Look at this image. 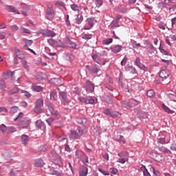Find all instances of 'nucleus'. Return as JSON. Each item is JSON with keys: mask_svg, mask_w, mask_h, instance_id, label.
I'll return each instance as SVG.
<instances>
[{"mask_svg": "<svg viewBox=\"0 0 176 176\" xmlns=\"http://www.w3.org/2000/svg\"><path fill=\"white\" fill-rule=\"evenodd\" d=\"M100 56H107V52L103 51V54H94L92 55V58L95 63H97L99 64V65H105V61H101V58H100Z\"/></svg>", "mask_w": 176, "mask_h": 176, "instance_id": "3", "label": "nucleus"}, {"mask_svg": "<svg viewBox=\"0 0 176 176\" xmlns=\"http://www.w3.org/2000/svg\"><path fill=\"white\" fill-rule=\"evenodd\" d=\"M43 111V110L42 109V107H41L40 106H37L36 104L34 109V111L35 112V113H42Z\"/></svg>", "mask_w": 176, "mask_h": 176, "instance_id": "31", "label": "nucleus"}, {"mask_svg": "<svg viewBox=\"0 0 176 176\" xmlns=\"http://www.w3.org/2000/svg\"><path fill=\"white\" fill-rule=\"evenodd\" d=\"M74 58V56L71 54H67L65 56V59L67 60V61H71Z\"/></svg>", "mask_w": 176, "mask_h": 176, "instance_id": "57", "label": "nucleus"}, {"mask_svg": "<svg viewBox=\"0 0 176 176\" xmlns=\"http://www.w3.org/2000/svg\"><path fill=\"white\" fill-rule=\"evenodd\" d=\"M46 19L47 20H53V19H54V10H53V6L47 7L46 11Z\"/></svg>", "mask_w": 176, "mask_h": 176, "instance_id": "6", "label": "nucleus"}, {"mask_svg": "<svg viewBox=\"0 0 176 176\" xmlns=\"http://www.w3.org/2000/svg\"><path fill=\"white\" fill-rule=\"evenodd\" d=\"M32 90H34V91H38V92L42 91V87L38 86V85H37L36 84H33V85H32Z\"/></svg>", "mask_w": 176, "mask_h": 176, "instance_id": "26", "label": "nucleus"}, {"mask_svg": "<svg viewBox=\"0 0 176 176\" xmlns=\"http://www.w3.org/2000/svg\"><path fill=\"white\" fill-rule=\"evenodd\" d=\"M82 21H83V16H78L76 19V23L77 24H80V23H82Z\"/></svg>", "mask_w": 176, "mask_h": 176, "instance_id": "42", "label": "nucleus"}, {"mask_svg": "<svg viewBox=\"0 0 176 176\" xmlns=\"http://www.w3.org/2000/svg\"><path fill=\"white\" fill-rule=\"evenodd\" d=\"M8 130L10 133H16V131H17V129L13 126L10 127Z\"/></svg>", "mask_w": 176, "mask_h": 176, "instance_id": "61", "label": "nucleus"}, {"mask_svg": "<svg viewBox=\"0 0 176 176\" xmlns=\"http://www.w3.org/2000/svg\"><path fill=\"white\" fill-rule=\"evenodd\" d=\"M9 75H10V72H7L4 73L3 74L4 79H8L9 78Z\"/></svg>", "mask_w": 176, "mask_h": 176, "instance_id": "63", "label": "nucleus"}, {"mask_svg": "<svg viewBox=\"0 0 176 176\" xmlns=\"http://www.w3.org/2000/svg\"><path fill=\"white\" fill-rule=\"evenodd\" d=\"M138 104H140V101L135 99L129 100L128 103L125 101L122 102V107H124V108H126V109H130L131 107H135V105H138Z\"/></svg>", "mask_w": 176, "mask_h": 176, "instance_id": "2", "label": "nucleus"}, {"mask_svg": "<svg viewBox=\"0 0 176 176\" xmlns=\"http://www.w3.org/2000/svg\"><path fill=\"white\" fill-rule=\"evenodd\" d=\"M151 171H153V174L157 176H160V172L159 170H157L153 167L151 168Z\"/></svg>", "mask_w": 176, "mask_h": 176, "instance_id": "41", "label": "nucleus"}, {"mask_svg": "<svg viewBox=\"0 0 176 176\" xmlns=\"http://www.w3.org/2000/svg\"><path fill=\"white\" fill-rule=\"evenodd\" d=\"M157 142L159 144H166V138H160L157 139Z\"/></svg>", "mask_w": 176, "mask_h": 176, "instance_id": "48", "label": "nucleus"}, {"mask_svg": "<svg viewBox=\"0 0 176 176\" xmlns=\"http://www.w3.org/2000/svg\"><path fill=\"white\" fill-rule=\"evenodd\" d=\"M55 164L58 166H63V160H61L60 157H58L57 160H55Z\"/></svg>", "mask_w": 176, "mask_h": 176, "instance_id": "37", "label": "nucleus"}, {"mask_svg": "<svg viewBox=\"0 0 176 176\" xmlns=\"http://www.w3.org/2000/svg\"><path fill=\"white\" fill-rule=\"evenodd\" d=\"M50 98L52 101H56L57 100V91L56 90L52 91L50 93Z\"/></svg>", "mask_w": 176, "mask_h": 176, "instance_id": "24", "label": "nucleus"}, {"mask_svg": "<svg viewBox=\"0 0 176 176\" xmlns=\"http://www.w3.org/2000/svg\"><path fill=\"white\" fill-rule=\"evenodd\" d=\"M76 156L78 159H80L84 164L86 163H89V157L86 156V154L83 153L82 151H76Z\"/></svg>", "mask_w": 176, "mask_h": 176, "instance_id": "4", "label": "nucleus"}, {"mask_svg": "<svg viewBox=\"0 0 176 176\" xmlns=\"http://www.w3.org/2000/svg\"><path fill=\"white\" fill-rule=\"evenodd\" d=\"M18 125L20 129H27V127L30 126V122H28V120H25L20 121L18 123Z\"/></svg>", "mask_w": 176, "mask_h": 176, "instance_id": "16", "label": "nucleus"}, {"mask_svg": "<svg viewBox=\"0 0 176 176\" xmlns=\"http://www.w3.org/2000/svg\"><path fill=\"white\" fill-rule=\"evenodd\" d=\"M52 175H56V176H63V173L57 171V170H52Z\"/></svg>", "mask_w": 176, "mask_h": 176, "instance_id": "49", "label": "nucleus"}, {"mask_svg": "<svg viewBox=\"0 0 176 176\" xmlns=\"http://www.w3.org/2000/svg\"><path fill=\"white\" fill-rule=\"evenodd\" d=\"M110 172L111 173V174H117L118 173V169L115 168H110Z\"/></svg>", "mask_w": 176, "mask_h": 176, "instance_id": "59", "label": "nucleus"}, {"mask_svg": "<svg viewBox=\"0 0 176 176\" xmlns=\"http://www.w3.org/2000/svg\"><path fill=\"white\" fill-rule=\"evenodd\" d=\"M100 173H102V174L103 175H109V172L107 171V170H103L102 169H98Z\"/></svg>", "mask_w": 176, "mask_h": 176, "instance_id": "58", "label": "nucleus"}, {"mask_svg": "<svg viewBox=\"0 0 176 176\" xmlns=\"http://www.w3.org/2000/svg\"><path fill=\"white\" fill-rule=\"evenodd\" d=\"M34 166L35 167H43V160L42 159H36L34 161Z\"/></svg>", "mask_w": 176, "mask_h": 176, "instance_id": "20", "label": "nucleus"}, {"mask_svg": "<svg viewBox=\"0 0 176 176\" xmlns=\"http://www.w3.org/2000/svg\"><path fill=\"white\" fill-rule=\"evenodd\" d=\"M14 52H15V54H16V57H18V58H20L21 60H23V58H24V54H23V52L21 51H20V50H19L17 48H14Z\"/></svg>", "mask_w": 176, "mask_h": 176, "instance_id": "19", "label": "nucleus"}, {"mask_svg": "<svg viewBox=\"0 0 176 176\" xmlns=\"http://www.w3.org/2000/svg\"><path fill=\"white\" fill-rule=\"evenodd\" d=\"M71 9L74 12H79V6L76 4H72L70 6Z\"/></svg>", "mask_w": 176, "mask_h": 176, "instance_id": "36", "label": "nucleus"}, {"mask_svg": "<svg viewBox=\"0 0 176 176\" xmlns=\"http://www.w3.org/2000/svg\"><path fill=\"white\" fill-rule=\"evenodd\" d=\"M21 142L23 145L27 146V145H28V142H30V137L25 134H23L21 136Z\"/></svg>", "mask_w": 176, "mask_h": 176, "instance_id": "13", "label": "nucleus"}, {"mask_svg": "<svg viewBox=\"0 0 176 176\" xmlns=\"http://www.w3.org/2000/svg\"><path fill=\"white\" fill-rule=\"evenodd\" d=\"M56 46H58V47H67V45L66 44H64V43H62L60 41H59V43H58V41H56Z\"/></svg>", "mask_w": 176, "mask_h": 176, "instance_id": "39", "label": "nucleus"}, {"mask_svg": "<svg viewBox=\"0 0 176 176\" xmlns=\"http://www.w3.org/2000/svg\"><path fill=\"white\" fill-rule=\"evenodd\" d=\"M46 107H47V111H46L47 115H49V112L47 111H50V113H51L52 116H54L56 119H60V118H61V116H60V113H58V111H57L56 110H54V107H53V104H52V103H47Z\"/></svg>", "mask_w": 176, "mask_h": 176, "instance_id": "1", "label": "nucleus"}, {"mask_svg": "<svg viewBox=\"0 0 176 176\" xmlns=\"http://www.w3.org/2000/svg\"><path fill=\"white\" fill-rule=\"evenodd\" d=\"M38 129H42V126H43V124L42 123V121L38 120L36 123Z\"/></svg>", "mask_w": 176, "mask_h": 176, "instance_id": "55", "label": "nucleus"}, {"mask_svg": "<svg viewBox=\"0 0 176 176\" xmlns=\"http://www.w3.org/2000/svg\"><path fill=\"white\" fill-rule=\"evenodd\" d=\"M155 160L158 162V163H162V162L164 160V157L160 154H157L155 157Z\"/></svg>", "mask_w": 176, "mask_h": 176, "instance_id": "28", "label": "nucleus"}, {"mask_svg": "<svg viewBox=\"0 0 176 176\" xmlns=\"http://www.w3.org/2000/svg\"><path fill=\"white\" fill-rule=\"evenodd\" d=\"M85 90L88 93H93L94 91V84L91 83L90 80L86 81Z\"/></svg>", "mask_w": 176, "mask_h": 176, "instance_id": "9", "label": "nucleus"}, {"mask_svg": "<svg viewBox=\"0 0 176 176\" xmlns=\"http://www.w3.org/2000/svg\"><path fill=\"white\" fill-rule=\"evenodd\" d=\"M168 76H170V71H168L167 69H162L160 72V78H161V79H162V80L167 79V78H168Z\"/></svg>", "mask_w": 176, "mask_h": 176, "instance_id": "10", "label": "nucleus"}, {"mask_svg": "<svg viewBox=\"0 0 176 176\" xmlns=\"http://www.w3.org/2000/svg\"><path fill=\"white\" fill-rule=\"evenodd\" d=\"M146 96L150 98L155 97V91L153 89L147 91Z\"/></svg>", "mask_w": 176, "mask_h": 176, "instance_id": "35", "label": "nucleus"}, {"mask_svg": "<svg viewBox=\"0 0 176 176\" xmlns=\"http://www.w3.org/2000/svg\"><path fill=\"white\" fill-rule=\"evenodd\" d=\"M7 130H8V128L5 124H3L1 125L0 131H2V133H6Z\"/></svg>", "mask_w": 176, "mask_h": 176, "instance_id": "43", "label": "nucleus"}, {"mask_svg": "<svg viewBox=\"0 0 176 176\" xmlns=\"http://www.w3.org/2000/svg\"><path fill=\"white\" fill-rule=\"evenodd\" d=\"M69 137L72 140H76V138H79V133L76 131H72Z\"/></svg>", "mask_w": 176, "mask_h": 176, "instance_id": "21", "label": "nucleus"}, {"mask_svg": "<svg viewBox=\"0 0 176 176\" xmlns=\"http://www.w3.org/2000/svg\"><path fill=\"white\" fill-rule=\"evenodd\" d=\"M87 167L83 166L82 170H80V176H87Z\"/></svg>", "mask_w": 176, "mask_h": 176, "instance_id": "25", "label": "nucleus"}, {"mask_svg": "<svg viewBox=\"0 0 176 176\" xmlns=\"http://www.w3.org/2000/svg\"><path fill=\"white\" fill-rule=\"evenodd\" d=\"M19 91H20V90L19 89V88L15 87L13 89L10 91V94H17V93H19Z\"/></svg>", "mask_w": 176, "mask_h": 176, "instance_id": "40", "label": "nucleus"}, {"mask_svg": "<svg viewBox=\"0 0 176 176\" xmlns=\"http://www.w3.org/2000/svg\"><path fill=\"white\" fill-rule=\"evenodd\" d=\"M162 109H164L167 113H174V111L170 110V108H168L166 104H162Z\"/></svg>", "mask_w": 176, "mask_h": 176, "instance_id": "32", "label": "nucleus"}, {"mask_svg": "<svg viewBox=\"0 0 176 176\" xmlns=\"http://www.w3.org/2000/svg\"><path fill=\"white\" fill-rule=\"evenodd\" d=\"M160 50L161 53H162V54H164L165 56H168V52L163 49L162 47H160Z\"/></svg>", "mask_w": 176, "mask_h": 176, "instance_id": "51", "label": "nucleus"}, {"mask_svg": "<svg viewBox=\"0 0 176 176\" xmlns=\"http://www.w3.org/2000/svg\"><path fill=\"white\" fill-rule=\"evenodd\" d=\"M95 3L97 6V8H100L101 5H102V0H95Z\"/></svg>", "mask_w": 176, "mask_h": 176, "instance_id": "52", "label": "nucleus"}, {"mask_svg": "<svg viewBox=\"0 0 176 176\" xmlns=\"http://www.w3.org/2000/svg\"><path fill=\"white\" fill-rule=\"evenodd\" d=\"M6 10H8V12H12V13H15V14H20V12L16 8L12 6H7L6 7Z\"/></svg>", "mask_w": 176, "mask_h": 176, "instance_id": "17", "label": "nucleus"}, {"mask_svg": "<svg viewBox=\"0 0 176 176\" xmlns=\"http://www.w3.org/2000/svg\"><path fill=\"white\" fill-rule=\"evenodd\" d=\"M113 42V39L112 38H106L102 41L103 45H110V43H112Z\"/></svg>", "mask_w": 176, "mask_h": 176, "instance_id": "33", "label": "nucleus"}, {"mask_svg": "<svg viewBox=\"0 0 176 176\" xmlns=\"http://www.w3.org/2000/svg\"><path fill=\"white\" fill-rule=\"evenodd\" d=\"M126 71H128L130 74H135V68L133 66L126 67Z\"/></svg>", "mask_w": 176, "mask_h": 176, "instance_id": "29", "label": "nucleus"}, {"mask_svg": "<svg viewBox=\"0 0 176 176\" xmlns=\"http://www.w3.org/2000/svg\"><path fill=\"white\" fill-rule=\"evenodd\" d=\"M135 64V65H137V67H138V68H140L142 71H148V67L141 63V59L140 58V57L136 58Z\"/></svg>", "mask_w": 176, "mask_h": 176, "instance_id": "8", "label": "nucleus"}, {"mask_svg": "<svg viewBox=\"0 0 176 176\" xmlns=\"http://www.w3.org/2000/svg\"><path fill=\"white\" fill-rule=\"evenodd\" d=\"M25 43L28 46H31L32 43H34V41L32 40H28V39H25Z\"/></svg>", "mask_w": 176, "mask_h": 176, "instance_id": "54", "label": "nucleus"}, {"mask_svg": "<svg viewBox=\"0 0 176 176\" xmlns=\"http://www.w3.org/2000/svg\"><path fill=\"white\" fill-rule=\"evenodd\" d=\"M129 159L127 158H121L120 160H118L117 162L118 163H121L122 164H124V163H126V162H128Z\"/></svg>", "mask_w": 176, "mask_h": 176, "instance_id": "45", "label": "nucleus"}, {"mask_svg": "<svg viewBox=\"0 0 176 176\" xmlns=\"http://www.w3.org/2000/svg\"><path fill=\"white\" fill-rule=\"evenodd\" d=\"M36 105L42 108L43 107V99L40 98L36 101Z\"/></svg>", "mask_w": 176, "mask_h": 176, "instance_id": "34", "label": "nucleus"}, {"mask_svg": "<svg viewBox=\"0 0 176 176\" xmlns=\"http://www.w3.org/2000/svg\"><path fill=\"white\" fill-rule=\"evenodd\" d=\"M78 100L80 101V102H84V104H94L95 102V100L93 99V98L80 97Z\"/></svg>", "mask_w": 176, "mask_h": 176, "instance_id": "11", "label": "nucleus"}, {"mask_svg": "<svg viewBox=\"0 0 176 176\" xmlns=\"http://www.w3.org/2000/svg\"><path fill=\"white\" fill-rule=\"evenodd\" d=\"M122 45H112L110 49L111 50V52L114 54H118L119 53V52H122Z\"/></svg>", "mask_w": 176, "mask_h": 176, "instance_id": "15", "label": "nucleus"}, {"mask_svg": "<svg viewBox=\"0 0 176 176\" xmlns=\"http://www.w3.org/2000/svg\"><path fill=\"white\" fill-rule=\"evenodd\" d=\"M50 83H51V85H55V86H62V85H63V80L60 78H52L50 80Z\"/></svg>", "mask_w": 176, "mask_h": 176, "instance_id": "14", "label": "nucleus"}, {"mask_svg": "<svg viewBox=\"0 0 176 176\" xmlns=\"http://www.w3.org/2000/svg\"><path fill=\"white\" fill-rule=\"evenodd\" d=\"M118 114H119V112L111 113L110 116H111V118L116 119V118H118Z\"/></svg>", "mask_w": 176, "mask_h": 176, "instance_id": "60", "label": "nucleus"}, {"mask_svg": "<svg viewBox=\"0 0 176 176\" xmlns=\"http://www.w3.org/2000/svg\"><path fill=\"white\" fill-rule=\"evenodd\" d=\"M87 23L88 25L84 27V30H91L96 23V19H94V18H88Z\"/></svg>", "mask_w": 176, "mask_h": 176, "instance_id": "7", "label": "nucleus"}, {"mask_svg": "<svg viewBox=\"0 0 176 176\" xmlns=\"http://www.w3.org/2000/svg\"><path fill=\"white\" fill-rule=\"evenodd\" d=\"M162 63H164V65L165 67H168L170 65V60H165V59H162Z\"/></svg>", "mask_w": 176, "mask_h": 176, "instance_id": "53", "label": "nucleus"}, {"mask_svg": "<svg viewBox=\"0 0 176 176\" xmlns=\"http://www.w3.org/2000/svg\"><path fill=\"white\" fill-rule=\"evenodd\" d=\"M82 39H91L93 38V36L91 34H83L82 36Z\"/></svg>", "mask_w": 176, "mask_h": 176, "instance_id": "46", "label": "nucleus"}, {"mask_svg": "<svg viewBox=\"0 0 176 176\" xmlns=\"http://www.w3.org/2000/svg\"><path fill=\"white\" fill-rule=\"evenodd\" d=\"M21 31L25 34H31V31L25 28L21 27Z\"/></svg>", "mask_w": 176, "mask_h": 176, "instance_id": "44", "label": "nucleus"}, {"mask_svg": "<svg viewBox=\"0 0 176 176\" xmlns=\"http://www.w3.org/2000/svg\"><path fill=\"white\" fill-rule=\"evenodd\" d=\"M127 63V57H124L123 60L121 61V65H126V63Z\"/></svg>", "mask_w": 176, "mask_h": 176, "instance_id": "62", "label": "nucleus"}, {"mask_svg": "<svg viewBox=\"0 0 176 176\" xmlns=\"http://www.w3.org/2000/svg\"><path fill=\"white\" fill-rule=\"evenodd\" d=\"M159 151L162 152V153H167L168 155H171V151L164 146L159 147Z\"/></svg>", "mask_w": 176, "mask_h": 176, "instance_id": "23", "label": "nucleus"}, {"mask_svg": "<svg viewBox=\"0 0 176 176\" xmlns=\"http://www.w3.org/2000/svg\"><path fill=\"white\" fill-rule=\"evenodd\" d=\"M87 69L92 74H97V72H100V67L97 65H94L91 67L87 65Z\"/></svg>", "mask_w": 176, "mask_h": 176, "instance_id": "12", "label": "nucleus"}, {"mask_svg": "<svg viewBox=\"0 0 176 176\" xmlns=\"http://www.w3.org/2000/svg\"><path fill=\"white\" fill-rule=\"evenodd\" d=\"M116 140L118 142H122V144L126 143V140L124 139V137H123V135H119L118 136H117Z\"/></svg>", "mask_w": 176, "mask_h": 176, "instance_id": "30", "label": "nucleus"}, {"mask_svg": "<svg viewBox=\"0 0 176 176\" xmlns=\"http://www.w3.org/2000/svg\"><path fill=\"white\" fill-rule=\"evenodd\" d=\"M76 122L78 124L84 126V127H89L90 126V121L83 117H78L76 118Z\"/></svg>", "mask_w": 176, "mask_h": 176, "instance_id": "5", "label": "nucleus"}, {"mask_svg": "<svg viewBox=\"0 0 176 176\" xmlns=\"http://www.w3.org/2000/svg\"><path fill=\"white\" fill-rule=\"evenodd\" d=\"M18 111H19V107L14 106V107H11L10 112H11V113H16Z\"/></svg>", "mask_w": 176, "mask_h": 176, "instance_id": "38", "label": "nucleus"}, {"mask_svg": "<svg viewBox=\"0 0 176 176\" xmlns=\"http://www.w3.org/2000/svg\"><path fill=\"white\" fill-rule=\"evenodd\" d=\"M118 156L120 157H124V156H129V153L126 151H122V153H118Z\"/></svg>", "mask_w": 176, "mask_h": 176, "instance_id": "47", "label": "nucleus"}, {"mask_svg": "<svg viewBox=\"0 0 176 176\" xmlns=\"http://www.w3.org/2000/svg\"><path fill=\"white\" fill-rule=\"evenodd\" d=\"M6 87V85L3 80H0V89H5Z\"/></svg>", "mask_w": 176, "mask_h": 176, "instance_id": "50", "label": "nucleus"}, {"mask_svg": "<svg viewBox=\"0 0 176 176\" xmlns=\"http://www.w3.org/2000/svg\"><path fill=\"white\" fill-rule=\"evenodd\" d=\"M45 36L53 38V36H56V33L52 30H46L45 32Z\"/></svg>", "mask_w": 176, "mask_h": 176, "instance_id": "22", "label": "nucleus"}, {"mask_svg": "<svg viewBox=\"0 0 176 176\" xmlns=\"http://www.w3.org/2000/svg\"><path fill=\"white\" fill-rule=\"evenodd\" d=\"M47 42L49 44L51 45V46H54V45H56V42L54 39L50 38L47 40Z\"/></svg>", "mask_w": 176, "mask_h": 176, "instance_id": "56", "label": "nucleus"}, {"mask_svg": "<svg viewBox=\"0 0 176 176\" xmlns=\"http://www.w3.org/2000/svg\"><path fill=\"white\" fill-rule=\"evenodd\" d=\"M59 98L63 100V102H69V101H68V98L67 96V93L64 92V91H60L59 93Z\"/></svg>", "mask_w": 176, "mask_h": 176, "instance_id": "18", "label": "nucleus"}, {"mask_svg": "<svg viewBox=\"0 0 176 176\" xmlns=\"http://www.w3.org/2000/svg\"><path fill=\"white\" fill-rule=\"evenodd\" d=\"M140 170L142 171L144 176H151V173L148 171V169L144 166H142L140 168Z\"/></svg>", "mask_w": 176, "mask_h": 176, "instance_id": "27", "label": "nucleus"}, {"mask_svg": "<svg viewBox=\"0 0 176 176\" xmlns=\"http://www.w3.org/2000/svg\"><path fill=\"white\" fill-rule=\"evenodd\" d=\"M170 148L171 151H176V144H172Z\"/></svg>", "mask_w": 176, "mask_h": 176, "instance_id": "64", "label": "nucleus"}]
</instances>
